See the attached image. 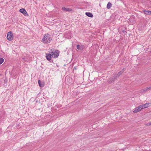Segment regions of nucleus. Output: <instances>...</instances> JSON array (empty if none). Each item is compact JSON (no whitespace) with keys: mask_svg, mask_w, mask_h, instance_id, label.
<instances>
[{"mask_svg":"<svg viewBox=\"0 0 151 151\" xmlns=\"http://www.w3.org/2000/svg\"><path fill=\"white\" fill-rule=\"evenodd\" d=\"M112 82V81H111V82H110L109 81L108 82H109V83H111Z\"/></svg>","mask_w":151,"mask_h":151,"instance_id":"nucleus-17","label":"nucleus"},{"mask_svg":"<svg viewBox=\"0 0 151 151\" xmlns=\"http://www.w3.org/2000/svg\"><path fill=\"white\" fill-rule=\"evenodd\" d=\"M151 125V122H149L146 124V125L147 126H149Z\"/></svg>","mask_w":151,"mask_h":151,"instance_id":"nucleus-16","label":"nucleus"},{"mask_svg":"<svg viewBox=\"0 0 151 151\" xmlns=\"http://www.w3.org/2000/svg\"><path fill=\"white\" fill-rule=\"evenodd\" d=\"M51 40L50 35L48 34H45L43 37L42 42L44 43H49L50 42Z\"/></svg>","mask_w":151,"mask_h":151,"instance_id":"nucleus-2","label":"nucleus"},{"mask_svg":"<svg viewBox=\"0 0 151 151\" xmlns=\"http://www.w3.org/2000/svg\"><path fill=\"white\" fill-rule=\"evenodd\" d=\"M7 39L9 41L12 40L13 39V35L12 32H9L8 33Z\"/></svg>","mask_w":151,"mask_h":151,"instance_id":"nucleus-3","label":"nucleus"},{"mask_svg":"<svg viewBox=\"0 0 151 151\" xmlns=\"http://www.w3.org/2000/svg\"><path fill=\"white\" fill-rule=\"evenodd\" d=\"M62 9L63 10L69 12V11H72V9H71L65 8V7H63L62 8Z\"/></svg>","mask_w":151,"mask_h":151,"instance_id":"nucleus-8","label":"nucleus"},{"mask_svg":"<svg viewBox=\"0 0 151 151\" xmlns=\"http://www.w3.org/2000/svg\"><path fill=\"white\" fill-rule=\"evenodd\" d=\"M124 72L123 70L122 71H121L118 74H117V77H119Z\"/></svg>","mask_w":151,"mask_h":151,"instance_id":"nucleus-14","label":"nucleus"},{"mask_svg":"<svg viewBox=\"0 0 151 151\" xmlns=\"http://www.w3.org/2000/svg\"><path fill=\"white\" fill-rule=\"evenodd\" d=\"M4 59L2 58H0V65L1 64L4 62Z\"/></svg>","mask_w":151,"mask_h":151,"instance_id":"nucleus-15","label":"nucleus"},{"mask_svg":"<svg viewBox=\"0 0 151 151\" xmlns=\"http://www.w3.org/2000/svg\"><path fill=\"white\" fill-rule=\"evenodd\" d=\"M151 90V88L150 86V87H147L146 88H145L142 89V91L146 92L147 91H148L149 90Z\"/></svg>","mask_w":151,"mask_h":151,"instance_id":"nucleus-9","label":"nucleus"},{"mask_svg":"<svg viewBox=\"0 0 151 151\" xmlns=\"http://www.w3.org/2000/svg\"><path fill=\"white\" fill-rule=\"evenodd\" d=\"M19 12L23 14L25 16H27L28 15L26 11L24 9H20L19 10Z\"/></svg>","mask_w":151,"mask_h":151,"instance_id":"nucleus-5","label":"nucleus"},{"mask_svg":"<svg viewBox=\"0 0 151 151\" xmlns=\"http://www.w3.org/2000/svg\"><path fill=\"white\" fill-rule=\"evenodd\" d=\"M77 48L80 50H82L83 49V47L82 46H81L79 45H77L76 46Z\"/></svg>","mask_w":151,"mask_h":151,"instance_id":"nucleus-10","label":"nucleus"},{"mask_svg":"<svg viewBox=\"0 0 151 151\" xmlns=\"http://www.w3.org/2000/svg\"><path fill=\"white\" fill-rule=\"evenodd\" d=\"M123 32L124 33V32H125V30H123Z\"/></svg>","mask_w":151,"mask_h":151,"instance_id":"nucleus-18","label":"nucleus"},{"mask_svg":"<svg viewBox=\"0 0 151 151\" xmlns=\"http://www.w3.org/2000/svg\"><path fill=\"white\" fill-rule=\"evenodd\" d=\"M38 83L40 87H44L45 86L44 83L43 81H41L40 80H38Z\"/></svg>","mask_w":151,"mask_h":151,"instance_id":"nucleus-6","label":"nucleus"},{"mask_svg":"<svg viewBox=\"0 0 151 151\" xmlns=\"http://www.w3.org/2000/svg\"><path fill=\"white\" fill-rule=\"evenodd\" d=\"M144 13L146 15H150L151 14V11H144Z\"/></svg>","mask_w":151,"mask_h":151,"instance_id":"nucleus-12","label":"nucleus"},{"mask_svg":"<svg viewBox=\"0 0 151 151\" xmlns=\"http://www.w3.org/2000/svg\"><path fill=\"white\" fill-rule=\"evenodd\" d=\"M149 104V103H147L145 104L141 105V106H142V108L143 109L144 108L148 107Z\"/></svg>","mask_w":151,"mask_h":151,"instance_id":"nucleus-7","label":"nucleus"},{"mask_svg":"<svg viewBox=\"0 0 151 151\" xmlns=\"http://www.w3.org/2000/svg\"><path fill=\"white\" fill-rule=\"evenodd\" d=\"M86 14L88 16L90 17H93V14L92 13L90 12H86Z\"/></svg>","mask_w":151,"mask_h":151,"instance_id":"nucleus-11","label":"nucleus"},{"mask_svg":"<svg viewBox=\"0 0 151 151\" xmlns=\"http://www.w3.org/2000/svg\"><path fill=\"white\" fill-rule=\"evenodd\" d=\"M59 55L58 54L57 52V51H54L50 52L49 53L46 54V58L48 61L51 60L52 58H56Z\"/></svg>","mask_w":151,"mask_h":151,"instance_id":"nucleus-1","label":"nucleus"},{"mask_svg":"<svg viewBox=\"0 0 151 151\" xmlns=\"http://www.w3.org/2000/svg\"><path fill=\"white\" fill-rule=\"evenodd\" d=\"M112 6L110 2L108 3L107 5V8L108 9H110L111 8Z\"/></svg>","mask_w":151,"mask_h":151,"instance_id":"nucleus-13","label":"nucleus"},{"mask_svg":"<svg viewBox=\"0 0 151 151\" xmlns=\"http://www.w3.org/2000/svg\"><path fill=\"white\" fill-rule=\"evenodd\" d=\"M143 109L142 108L141 105L137 107L134 110L133 112L134 113H137L139 111H140L142 109Z\"/></svg>","mask_w":151,"mask_h":151,"instance_id":"nucleus-4","label":"nucleus"}]
</instances>
